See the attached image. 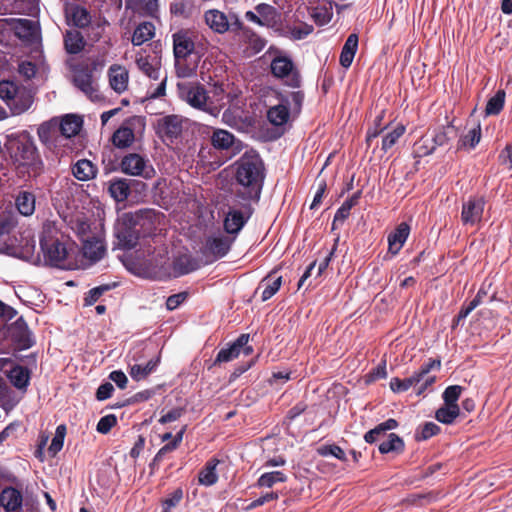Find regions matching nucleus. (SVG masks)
<instances>
[{
	"label": "nucleus",
	"instance_id": "f257e3e1",
	"mask_svg": "<svg viewBox=\"0 0 512 512\" xmlns=\"http://www.w3.org/2000/svg\"><path fill=\"white\" fill-rule=\"evenodd\" d=\"M163 216L154 209H139L124 213L115 226L118 246L125 250L135 248L140 241L144 243L156 235V230Z\"/></svg>",
	"mask_w": 512,
	"mask_h": 512
},
{
	"label": "nucleus",
	"instance_id": "f03ea898",
	"mask_svg": "<svg viewBox=\"0 0 512 512\" xmlns=\"http://www.w3.org/2000/svg\"><path fill=\"white\" fill-rule=\"evenodd\" d=\"M40 248L46 265L56 268H70L76 253V244L54 225L43 227Z\"/></svg>",
	"mask_w": 512,
	"mask_h": 512
},
{
	"label": "nucleus",
	"instance_id": "7ed1b4c3",
	"mask_svg": "<svg viewBox=\"0 0 512 512\" xmlns=\"http://www.w3.org/2000/svg\"><path fill=\"white\" fill-rule=\"evenodd\" d=\"M264 162H239L235 172V180L239 185L236 195L243 200L260 199L265 179Z\"/></svg>",
	"mask_w": 512,
	"mask_h": 512
},
{
	"label": "nucleus",
	"instance_id": "20e7f679",
	"mask_svg": "<svg viewBox=\"0 0 512 512\" xmlns=\"http://www.w3.org/2000/svg\"><path fill=\"white\" fill-rule=\"evenodd\" d=\"M177 93L179 98L192 108L213 116L219 114V105H216V101L210 97L205 87L199 82H178Z\"/></svg>",
	"mask_w": 512,
	"mask_h": 512
},
{
	"label": "nucleus",
	"instance_id": "39448f33",
	"mask_svg": "<svg viewBox=\"0 0 512 512\" xmlns=\"http://www.w3.org/2000/svg\"><path fill=\"white\" fill-rule=\"evenodd\" d=\"M303 94L299 91L291 92L288 96L279 98V103L271 106L267 111L269 122L276 127H284L290 119L291 113L300 112Z\"/></svg>",
	"mask_w": 512,
	"mask_h": 512
},
{
	"label": "nucleus",
	"instance_id": "423d86ee",
	"mask_svg": "<svg viewBox=\"0 0 512 512\" xmlns=\"http://www.w3.org/2000/svg\"><path fill=\"white\" fill-rule=\"evenodd\" d=\"M0 98L15 114L23 113L32 103L31 96L12 81L0 82Z\"/></svg>",
	"mask_w": 512,
	"mask_h": 512
},
{
	"label": "nucleus",
	"instance_id": "0eeeda50",
	"mask_svg": "<svg viewBox=\"0 0 512 512\" xmlns=\"http://www.w3.org/2000/svg\"><path fill=\"white\" fill-rule=\"evenodd\" d=\"M135 64L137 68L149 77L152 80H159L160 83L157 87L150 92L151 98H159L165 95L166 93V81L167 77H160L161 75V62L155 57H151L148 55L137 54L135 59Z\"/></svg>",
	"mask_w": 512,
	"mask_h": 512
},
{
	"label": "nucleus",
	"instance_id": "6e6552de",
	"mask_svg": "<svg viewBox=\"0 0 512 512\" xmlns=\"http://www.w3.org/2000/svg\"><path fill=\"white\" fill-rule=\"evenodd\" d=\"M271 73L274 77L281 79L291 87L300 86V75L293 61L284 55L276 56L270 64Z\"/></svg>",
	"mask_w": 512,
	"mask_h": 512
},
{
	"label": "nucleus",
	"instance_id": "1a4fd4ad",
	"mask_svg": "<svg viewBox=\"0 0 512 512\" xmlns=\"http://www.w3.org/2000/svg\"><path fill=\"white\" fill-rule=\"evenodd\" d=\"M440 367V359H429L428 362L422 364L419 370L414 372L412 376L405 379L398 377L392 378L390 380V388L394 393L405 392L412 386L420 383L432 369H440Z\"/></svg>",
	"mask_w": 512,
	"mask_h": 512
},
{
	"label": "nucleus",
	"instance_id": "9d476101",
	"mask_svg": "<svg viewBox=\"0 0 512 512\" xmlns=\"http://www.w3.org/2000/svg\"><path fill=\"white\" fill-rule=\"evenodd\" d=\"M7 149L14 160H34L37 157L34 142L26 133L10 138L7 143Z\"/></svg>",
	"mask_w": 512,
	"mask_h": 512
},
{
	"label": "nucleus",
	"instance_id": "9b49d317",
	"mask_svg": "<svg viewBox=\"0 0 512 512\" xmlns=\"http://www.w3.org/2000/svg\"><path fill=\"white\" fill-rule=\"evenodd\" d=\"M73 82L91 101L97 102L103 99L98 85L93 79L92 72L88 67L75 69Z\"/></svg>",
	"mask_w": 512,
	"mask_h": 512
},
{
	"label": "nucleus",
	"instance_id": "f8f14e48",
	"mask_svg": "<svg viewBox=\"0 0 512 512\" xmlns=\"http://www.w3.org/2000/svg\"><path fill=\"white\" fill-rule=\"evenodd\" d=\"M188 124V119L181 115H167L160 118L157 122L159 134L165 139L173 141L181 136L183 130Z\"/></svg>",
	"mask_w": 512,
	"mask_h": 512
},
{
	"label": "nucleus",
	"instance_id": "ddd939ff",
	"mask_svg": "<svg viewBox=\"0 0 512 512\" xmlns=\"http://www.w3.org/2000/svg\"><path fill=\"white\" fill-rule=\"evenodd\" d=\"M485 199L482 196H470L467 201L462 204L461 222L464 226H474L481 222L484 208Z\"/></svg>",
	"mask_w": 512,
	"mask_h": 512
},
{
	"label": "nucleus",
	"instance_id": "4468645a",
	"mask_svg": "<svg viewBox=\"0 0 512 512\" xmlns=\"http://www.w3.org/2000/svg\"><path fill=\"white\" fill-rule=\"evenodd\" d=\"M204 19L208 27L215 33L223 34L229 30L230 26H236L238 29H242V23L235 15L228 17L225 13L217 9L206 11Z\"/></svg>",
	"mask_w": 512,
	"mask_h": 512
},
{
	"label": "nucleus",
	"instance_id": "2eb2a0df",
	"mask_svg": "<svg viewBox=\"0 0 512 512\" xmlns=\"http://www.w3.org/2000/svg\"><path fill=\"white\" fill-rule=\"evenodd\" d=\"M250 339L249 334H241L232 344H230L227 348H222L214 361V364H220L223 362H230L236 359L241 351L245 355H250L253 352V347L248 345Z\"/></svg>",
	"mask_w": 512,
	"mask_h": 512
},
{
	"label": "nucleus",
	"instance_id": "dca6fc26",
	"mask_svg": "<svg viewBox=\"0 0 512 512\" xmlns=\"http://www.w3.org/2000/svg\"><path fill=\"white\" fill-rule=\"evenodd\" d=\"M8 331L11 341L19 350L29 349L35 344L33 334L23 317H19L13 322Z\"/></svg>",
	"mask_w": 512,
	"mask_h": 512
},
{
	"label": "nucleus",
	"instance_id": "f3484780",
	"mask_svg": "<svg viewBox=\"0 0 512 512\" xmlns=\"http://www.w3.org/2000/svg\"><path fill=\"white\" fill-rule=\"evenodd\" d=\"M14 34L24 42L34 43L38 40L39 30L34 21L28 19H4L3 20Z\"/></svg>",
	"mask_w": 512,
	"mask_h": 512
},
{
	"label": "nucleus",
	"instance_id": "a211bd4d",
	"mask_svg": "<svg viewBox=\"0 0 512 512\" xmlns=\"http://www.w3.org/2000/svg\"><path fill=\"white\" fill-rule=\"evenodd\" d=\"M108 81L111 89L117 94H122L128 89L129 85V72L128 70L119 64H113L109 67Z\"/></svg>",
	"mask_w": 512,
	"mask_h": 512
},
{
	"label": "nucleus",
	"instance_id": "6ab92c4d",
	"mask_svg": "<svg viewBox=\"0 0 512 512\" xmlns=\"http://www.w3.org/2000/svg\"><path fill=\"white\" fill-rule=\"evenodd\" d=\"M233 239L227 236L208 237L204 245V254L212 255L214 259L224 257L230 250Z\"/></svg>",
	"mask_w": 512,
	"mask_h": 512
},
{
	"label": "nucleus",
	"instance_id": "aec40b11",
	"mask_svg": "<svg viewBox=\"0 0 512 512\" xmlns=\"http://www.w3.org/2000/svg\"><path fill=\"white\" fill-rule=\"evenodd\" d=\"M105 252V245L100 238L93 235L82 239V254L91 263L102 259Z\"/></svg>",
	"mask_w": 512,
	"mask_h": 512
},
{
	"label": "nucleus",
	"instance_id": "412c9836",
	"mask_svg": "<svg viewBox=\"0 0 512 512\" xmlns=\"http://www.w3.org/2000/svg\"><path fill=\"white\" fill-rule=\"evenodd\" d=\"M410 225L406 222H401L396 228L388 235V251L392 255H397L404 246L410 234Z\"/></svg>",
	"mask_w": 512,
	"mask_h": 512
},
{
	"label": "nucleus",
	"instance_id": "4be33fe9",
	"mask_svg": "<svg viewBox=\"0 0 512 512\" xmlns=\"http://www.w3.org/2000/svg\"><path fill=\"white\" fill-rule=\"evenodd\" d=\"M175 73L179 78H191L196 75V71L200 62V56L193 54L189 56L176 57Z\"/></svg>",
	"mask_w": 512,
	"mask_h": 512
},
{
	"label": "nucleus",
	"instance_id": "5701e85b",
	"mask_svg": "<svg viewBox=\"0 0 512 512\" xmlns=\"http://www.w3.org/2000/svg\"><path fill=\"white\" fill-rule=\"evenodd\" d=\"M23 497L20 490L6 487L0 495V505L7 512H22Z\"/></svg>",
	"mask_w": 512,
	"mask_h": 512
},
{
	"label": "nucleus",
	"instance_id": "b1692460",
	"mask_svg": "<svg viewBox=\"0 0 512 512\" xmlns=\"http://www.w3.org/2000/svg\"><path fill=\"white\" fill-rule=\"evenodd\" d=\"M249 217L250 215L245 216L240 210L229 209L223 222L225 232L230 235H237L245 226Z\"/></svg>",
	"mask_w": 512,
	"mask_h": 512
},
{
	"label": "nucleus",
	"instance_id": "393cba45",
	"mask_svg": "<svg viewBox=\"0 0 512 512\" xmlns=\"http://www.w3.org/2000/svg\"><path fill=\"white\" fill-rule=\"evenodd\" d=\"M194 42L187 32L178 31L173 34L174 58L196 54Z\"/></svg>",
	"mask_w": 512,
	"mask_h": 512
},
{
	"label": "nucleus",
	"instance_id": "a878e982",
	"mask_svg": "<svg viewBox=\"0 0 512 512\" xmlns=\"http://www.w3.org/2000/svg\"><path fill=\"white\" fill-rule=\"evenodd\" d=\"M6 375L15 388L22 391L27 390L31 379V372L27 367L13 365Z\"/></svg>",
	"mask_w": 512,
	"mask_h": 512
},
{
	"label": "nucleus",
	"instance_id": "bb28decb",
	"mask_svg": "<svg viewBox=\"0 0 512 512\" xmlns=\"http://www.w3.org/2000/svg\"><path fill=\"white\" fill-rule=\"evenodd\" d=\"M135 118L129 119L123 123L113 134L112 142L118 148L130 146L134 141V132L132 129Z\"/></svg>",
	"mask_w": 512,
	"mask_h": 512
},
{
	"label": "nucleus",
	"instance_id": "cd10ccee",
	"mask_svg": "<svg viewBox=\"0 0 512 512\" xmlns=\"http://www.w3.org/2000/svg\"><path fill=\"white\" fill-rule=\"evenodd\" d=\"M122 171L132 176L151 179L155 176V168L149 162H120Z\"/></svg>",
	"mask_w": 512,
	"mask_h": 512
},
{
	"label": "nucleus",
	"instance_id": "c85d7f7f",
	"mask_svg": "<svg viewBox=\"0 0 512 512\" xmlns=\"http://www.w3.org/2000/svg\"><path fill=\"white\" fill-rule=\"evenodd\" d=\"M481 139V126L474 123L471 127H467L466 131L461 135L458 141V150L469 151L473 149Z\"/></svg>",
	"mask_w": 512,
	"mask_h": 512
},
{
	"label": "nucleus",
	"instance_id": "c756f323",
	"mask_svg": "<svg viewBox=\"0 0 512 512\" xmlns=\"http://www.w3.org/2000/svg\"><path fill=\"white\" fill-rule=\"evenodd\" d=\"M277 272V269L272 270L266 277H264L260 284L259 288L263 287V292L261 296V300L267 301L272 298L280 289L282 285V277L278 276L274 278V274Z\"/></svg>",
	"mask_w": 512,
	"mask_h": 512
},
{
	"label": "nucleus",
	"instance_id": "7c9ffc66",
	"mask_svg": "<svg viewBox=\"0 0 512 512\" xmlns=\"http://www.w3.org/2000/svg\"><path fill=\"white\" fill-rule=\"evenodd\" d=\"M220 461L217 458H210L199 471L198 482L203 486H212L218 481L216 468Z\"/></svg>",
	"mask_w": 512,
	"mask_h": 512
},
{
	"label": "nucleus",
	"instance_id": "2f4dec72",
	"mask_svg": "<svg viewBox=\"0 0 512 512\" xmlns=\"http://www.w3.org/2000/svg\"><path fill=\"white\" fill-rule=\"evenodd\" d=\"M82 125L83 120L81 117L68 114L61 119L59 128L65 138H71L80 132Z\"/></svg>",
	"mask_w": 512,
	"mask_h": 512
},
{
	"label": "nucleus",
	"instance_id": "473e14b6",
	"mask_svg": "<svg viewBox=\"0 0 512 512\" xmlns=\"http://www.w3.org/2000/svg\"><path fill=\"white\" fill-rule=\"evenodd\" d=\"M67 19L76 27L84 28L91 22L88 11L78 5H71L66 8Z\"/></svg>",
	"mask_w": 512,
	"mask_h": 512
},
{
	"label": "nucleus",
	"instance_id": "72a5a7b5",
	"mask_svg": "<svg viewBox=\"0 0 512 512\" xmlns=\"http://www.w3.org/2000/svg\"><path fill=\"white\" fill-rule=\"evenodd\" d=\"M358 48V36L350 34L342 48L340 54V64L344 68H349L353 62L356 51Z\"/></svg>",
	"mask_w": 512,
	"mask_h": 512
},
{
	"label": "nucleus",
	"instance_id": "f704fd0d",
	"mask_svg": "<svg viewBox=\"0 0 512 512\" xmlns=\"http://www.w3.org/2000/svg\"><path fill=\"white\" fill-rule=\"evenodd\" d=\"M397 427H398V422L393 418H389L386 421L378 424L373 429L366 432L364 435V440H365V442L372 444V443L376 442L378 439H380L381 437H383L387 431L393 430Z\"/></svg>",
	"mask_w": 512,
	"mask_h": 512
},
{
	"label": "nucleus",
	"instance_id": "c9c22d12",
	"mask_svg": "<svg viewBox=\"0 0 512 512\" xmlns=\"http://www.w3.org/2000/svg\"><path fill=\"white\" fill-rule=\"evenodd\" d=\"M72 173L80 181H87L96 177L98 167L95 162H75Z\"/></svg>",
	"mask_w": 512,
	"mask_h": 512
},
{
	"label": "nucleus",
	"instance_id": "e433bc0d",
	"mask_svg": "<svg viewBox=\"0 0 512 512\" xmlns=\"http://www.w3.org/2000/svg\"><path fill=\"white\" fill-rule=\"evenodd\" d=\"M15 205L23 216H30L35 211V196L28 191H20L15 199Z\"/></svg>",
	"mask_w": 512,
	"mask_h": 512
},
{
	"label": "nucleus",
	"instance_id": "4c0bfd02",
	"mask_svg": "<svg viewBox=\"0 0 512 512\" xmlns=\"http://www.w3.org/2000/svg\"><path fill=\"white\" fill-rule=\"evenodd\" d=\"M381 454L395 453L397 455L402 454L405 450L404 440L396 433H390L388 439L383 441L379 447Z\"/></svg>",
	"mask_w": 512,
	"mask_h": 512
},
{
	"label": "nucleus",
	"instance_id": "58836bf2",
	"mask_svg": "<svg viewBox=\"0 0 512 512\" xmlns=\"http://www.w3.org/2000/svg\"><path fill=\"white\" fill-rule=\"evenodd\" d=\"M109 192L117 202L127 200L130 195V184L126 179L115 178L110 181Z\"/></svg>",
	"mask_w": 512,
	"mask_h": 512
},
{
	"label": "nucleus",
	"instance_id": "ea45409f",
	"mask_svg": "<svg viewBox=\"0 0 512 512\" xmlns=\"http://www.w3.org/2000/svg\"><path fill=\"white\" fill-rule=\"evenodd\" d=\"M160 358L149 360L145 365L134 364L130 366L129 374L135 381H141L147 378L158 366Z\"/></svg>",
	"mask_w": 512,
	"mask_h": 512
},
{
	"label": "nucleus",
	"instance_id": "a19ab883",
	"mask_svg": "<svg viewBox=\"0 0 512 512\" xmlns=\"http://www.w3.org/2000/svg\"><path fill=\"white\" fill-rule=\"evenodd\" d=\"M85 45L81 33L77 30H68L64 36V46L69 54L79 53Z\"/></svg>",
	"mask_w": 512,
	"mask_h": 512
},
{
	"label": "nucleus",
	"instance_id": "79ce46f5",
	"mask_svg": "<svg viewBox=\"0 0 512 512\" xmlns=\"http://www.w3.org/2000/svg\"><path fill=\"white\" fill-rule=\"evenodd\" d=\"M197 268V261L186 254L178 256L173 262V270L177 276L189 274Z\"/></svg>",
	"mask_w": 512,
	"mask_h": 512
},
{
	"label": "nucleus",
	"instance_id": "37998d69",
	"mask_svg": "<svg viewBox=\"0 0 512 512\" xmlns=\"http://www.w3.org/2000/svg\"><path fill=\"white\" fill-rule=\"evenodd\" d=\"M387 131L382 137V146L381 149L384 151H388L391 149L396 142L403 136L405 133V126L402 124H396L395 126L385 128Z\"/></svg>",
	"mask_w": 512,
	"mask_h": 512
},
{
	"label": "nucleus",
	"instance_id": "c03bdc74",
	"mask_svg": "<svg viewBox=\"0 0 512 512\" xmlns=\"http://www.w3.org/2000/svg\"><path fill=\"white\" fill-rule=\"evenodd\" d=\"M155 35V27L150 22H144L139 24L134 30L132 36V43L135 46H140L143 43L152 39Z\"/></svg>",
	"mask_w": 512,
	"mask_h": 512
},
{
	"label": "nucleus",
	"instance_id": "a18cd8bd",
	"mask_svg": "<svg viewBox=\"0 0 512 512\" xmlns=\"http://www.w3.org/2000/svg\"><path fill=\"white\" fill-rule=\"evenodd\" d=\"M460 415L459 405L444 404L435 412V418L440 423L450 425L454 423L455 419Z\"/></svg>",
	"mask_w": 512,
	"mask_h": 512
},
{
	"label": "nucleus",
	"instance_id": "49530a36",
	"mask_svg": "<svg viewBox=\"0 0 512 512\" xmlns=\"http://www.w3.org/2000/svg\"><path fill=\"white\" fill-rule=\"evenodd\" d=\"M288 479L282 471H271L263 473L257 480L256 486L259 488H271L277 483H284Z\"/></svg>",
	"mask_w": 512,
	"mask_h": 512
},
{
	"label": "nucleus",
	"instance_id": "de8ad7c7",
	"mask_svg": "<svg viewBox=\"0 0 512 512\" xmlns=\"http://www.w3.org/2000/svg\"><path fill=\"white\" fill-rule=\"evenodd\" d=\"M361 195L362 191L358 190L351 197L345 200L335 213V221L343 223L349 217L351 209L359 203Z\"/></svg>",
	"mask_w": 512,
	"mask_h": 512
},
{
	"label": "nucleus",
	"instance_id": "09e8293b",
	"mask_svg": "<svg viewBox=\"0 0 512 512\" xmlns=\"http://www.w3.org/2000/svg\"><path fill=\"white\" fill-rule=\"evenodd\" d=\"M19 400L15 392L5 383H0V407L6 412L12 410Z\"/></svg>",
	"mask_w": 512,
	"mask_h": 512
},
{
	"label": "nucleus",
	"instance_id": "8fccbe9b",
	"mask_svg": "<svg viewBox=\"0 0 512 512\" xmlns=\"http://www.w3.org/2000/svg\"><path fill=\"white\" fill-rule=\"evenodd\" d=\"M211 142L215 148L228 149L235 144V138L230 132L218 129L214 131Z\"/></svg>",
	"mask_w": 512,
	"mask_h": 512
},
{
	"label": "nucleus",
	"instance_id": "3c124183",
	"mask_svg": "<svg viewBox=\"0 0 512 512\" xmlns=\"http://www.w3.org/2000/svg\"><path fill=\"white\" fill-rule=\"evenodd\" d=\"M505 98V91L502 89L498 90L496 94L488 100L485 108V114L488 116L499 114L503 109Z\"/></svg>",
	"mask_w": 512,
	"mask_h": 512
},
{
	"label": "nucleus",
	"instance_id": "603ef678",
	"mask_svg": "<svg viewBox=\"0 0 512 512\" xmlns=\"http://www.w3.org/2000/svg\"><path fill=\"white\" fill-rule=\"evenodd\" d=\"M440 432L441 428L436 423L425 422L416 429L414 438L416 441H426Z\"/></svg>",
	"mask_w": 512,
	"mask_h": 512
},
{
	"label": "nucleus",
	"instance_id": "864d4df0",
	"mask_svg": "<svg viewBox=\"0 0 512 512\" xmlns=\"http://www.w3.org/2000/svg\"><path fill=\"white\" fill-rule=\"evenodd\" d=\"M241 30H243V38L253 50V53H258L265 47L266 41L252 30L244 28L243 26Z\"/></svg>",
	"mask_w": 512,
	"mask_h": 512
},
{
	"label": "nucleus",
	"instance_id": "5fc2aeb1",
	"mask_svg": "<svg viewBox=\"0 0 512 512\" xmlns=\"http://www.w3.org/2000/svg\"><path fill=\"white\" fill-rule=\"evenodd\" d=\"M65 435L66 426L64 424L57 426L55 435L48 448V452L51 457L56 456V454L63 448Z\"/></svg>",
	"mask_w": 512,
	"mask_h": 512
},
{
	"label": "nucleus",
	"instance_id": "6e6d98bb",
	"mask_svg": "<svg viewBox=\"0 0 512 512\" xmlns=\"http://www.w3.org/2000/svg\"><path fill=\"white\" fill-rule=\"evenodd\" d=\"M317 453L322 457L331 455L342 462L347 461L344 450L336 444L322 445L317 448Z\"/></svg>",
	"mask_w": 512,
	"mask_h": 512
},
{
	"label": "nucleus",
	"instance_id": "4d7b16f0",
	"mask_svg": "<svg viewBox=\"0 0 512 512\" xmlns=\"http://www.w3.org/2000/svg\"><path fill=\"white\" fill-rule=\"evenodd\" d=\"M184 491L181 487L176 488L167 498L161 501L162 510L170 511L175 508L183 500Z\"/></svg>",
	"mask_w": 512,
	"mask_h": 512
},
{
	"label": "nucleus",
	"instance_id": "13d9d810",
	"mask_svg": "<svg viewBox=\"0 0 512 512\" xmlns=\"http://www.w3.org/2000/svg\"><path fill=\"white\" fill-rule=\"evenodd\" d=\"M462 391H463V387L460 385L448 386L442 394L444 404L458 405L457 402L460 398Z\"/></svg>",
	"mask_w": 512,
	"mask_h": 512
},
{
	"label": "nucleus",
	"instance_id": "bf43d9fd",
	"mask_svg": "<svg viewBox=\"0 0 512 512\" xmlns=\"http://www.w3.org/2000/svg\"><path fill=\"white\" fill-rule=\"evenodd\" d=\"M110 289L111 286L109 284L100 285L90 289L84 298V305H93L105 292L109 291Z\"/></svg>",
	"mask_w": 512,
	"mask_h": 512
},
{
	"label": "nucleus",
	"instance_id": "052dcab7",
	"mask_svg": "<svg viewBox=\"0 0 512 512\" xmlns=\"http://www.w3.org/2000/svg\"><path fill=\"white\" fill-rule=\"evenodd\" d=\"M312 17L319 25H324L332 19V7H316L312 12Z\"/></svg>",
	"mask_w": 512,
	"mask_h": 512
},
{
	"label": "nucleus",
	"instance_id": "680f3d73",
	"mask_svg": "<svg viewBox=\"0 0 512 512\" xmlns=\"http://www.w3.org/2000/svg\"><path fill=\"white\" fill-rule=\"evenodd\" d=\"M117 424V418L114 414L105 415L97 423V431L101 434H107Z\"/></svg>",
	"mask_w": 512,
	"mask_h": 512
},
{
	"label": "nucleus",
	"instance_id": "e2e57ef3",
	"mask_svg": "<svg viewBox=\"0 0 512 512\" xmlns=\"http://www.w3.org/2000/svg\"><path fill=\"white\" fill-rule=\"evenodd\" d=\"M154 395V391L150 389H146L140 392H137L130 398L123 401L121 406H128L139 402H144L149 400Z\"/></svg>",
	"mask_w": 512,
	"mask_h": 512
},
{
	"label": "nucleus",
	"instance_id": "0e129e2a",
	"mask_svg": "<svg viewBox=\"0 0 512 512\" xmlns=\"http://www.w3.org/2000/svg\"><path fill=\"white\" fill-rule=\"evenodd\" d=\"M316 182H317V191H316L313 201L310 205V209H316L321 204L323 196H324L326 188H327V184L324 179H320L318 177Z\"/></svg>",
	"mask_w": 512,
	"mask_h": 512
},
{
	"label": "nucleus",
	"instance_id": "69168bd1",
	"mask_svg": "<svg viewBox=\"0 0 512 512\" xmlns=\"http://www.w3.org/2000/svg\"><path fill=\"white\" fill-rule=\"evenodd\" d=\"M188 297L187 292H180L170 295L166 300V308L169 311L177 309Z\"/></svg>",
	"mask_w": 512,
	"mask_h": 512
},
{
	"label": "nucleus",
	"instance_id": "338daca9",
	"mask_svg": "<svg viewBox=\"0 0 512 512\" xmlns=\"http://www.w3.org/2000/svg\"><path fill=\"white\" fill-rule=\"evenodd\" d=\"M255 10L264 20H273L276 16L275 8L269 4H258Z\"/></svg>",
	"mask_w": 512,
	"mask_h": 512
},
{
	"label": "nucleus",
	"instance_id": "774afa93",
	"mask_svg": "<svg viewBox=\"0 0 512 512\" xmlns=\"http://www.w3.org/2000/svg\"><path fill=\"white\" fill-rule=\"evenodd\" d=\"M114 386L110 382L102 383L96 391V399L104 401L112 396Z\"/></svg>",
	"mask_w": 512,
	"mask_h": 512
}]
</instances>
